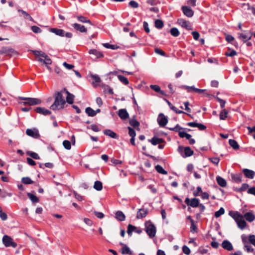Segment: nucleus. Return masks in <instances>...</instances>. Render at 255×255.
Masks as SVG:
<instances>
[{
  "mask_svg": "<svg viewBox=\"0 0 255 255\" xmlns=\"http://www.w3.org/2000/svg\"><path fill=\"white\" fill-rule=\"evenodd\" d=\"M54 102L50 106V109L53 111L60 110L64 108L66 101L61 92H56L54 95Z\"/></svg>",
  "mask_w": 255,
  "mask_h": 255,
  "instance_id": "1",
  "label": "nucleus"
},
{
  "mask_svg": "<svg viewBox=\"0 0 255 255\" xmlns=\"http://www.w3.org/2000/svg\"><path fill=\"white\" fill-rule=\"evenodd\" d=\"M229 215L232 217L237 224L238 227L241 230H243L247 226L246 221L244 220V217L238 211H231Z\"/></svg>",
  "mask_w": 255,
  "mask_h": 255,
  "instance_id": "2",
  "label": "nucleus"
},
{
  "mask_svg": "<svg viewBox=\"0 0 255 255\" xmlns=\"http://www.w3.org/2000/svg\"><path fill=\"white\" fill-rule=\"evenodd\" d=\"M145 232L148 236L152 238L155 237L156 232V229L154 225L150 220L146 221L145 223Z\"/></svg>",
  "mask_w": 255,
  "mask_h": 255,
  "instance_id": "3",
  "label": "nucleus"
},
{
  "mask_svg": "<svg viewBox=\"0 0 255 255\" xmlns=\"http://www.w3.org/2000/svg\"><path fill=\"white\" fill-rule=\"evenodd\" d=\"M18 98L20 100L24 101V102H21L19 103L20 104L23 105L34 106L36 105H39L42 102L41 100L37 98H27L23 97H19Z\"/></svg>",
  "mask_w": 255,
  "mask_h": 255,
  "instance_id": "4",
  "label": "nucleus"
},
{
  "mask_svg": "<svg viewBox=\"0 0 255 255\" xmlns=\"http://www.w3.org/2000/svg\"><path fill=\"white\" fill-rule=\"evenodd\" d=\"M182 89H185L188 92H194L197 93H204L205 96L208 97L210 96V94L205 93L206 91V89H200L195 87L194 86H188L186 85H183L181 86Z\"/></svg>",
  "mask_w": 255,
  "mask_h": 255,
  "instance_id": "5",
  "label": "nucleus"
},
{
  "mask_svg": "<svg viewBox=\"0 0 255 255\" xmlns=\"http://www.w3.org/2000/svg\"><path fill=\"white\" fill-rule=\"evenodd\" d=\"M2 243L6 247H11L15 248L17 247V244L14 242L12 239L7 235L3 236Z\"/></svg>",
  "mask_w": 255,
  "mask_h": 255,
  "instance_id": "6",
  "label": "nucleus"
},
{
  "mask_svg": "<svg viewBox=\"0 0 255 255\" xmlns=\"http://www.w3.org/2000/svg\"><path fill=\"white\" fill-rule=\"evenodd\" d=\"M185 204L188 206L192 208H196L199 206V200L197 198H194L190 199L189 198H186L185 200Z\"/></svg>",
  "mask_w": 255,
  "mask_h": 255,
  "instance_id": "7",
  "label": "nucleus"
},
{
  "mask_svg": "<svg viewBox=\"0 0 255 255\" xmlns=\"http://www.w3.org/2000/svg\"><path fill=\"white\" fill-rule=\"evenodd\" d=\"M134 232L137 234H140L142 233V230L140 228H137L134 226L129 224L128 226L127 233L129 236H131L132 233Z\"/></svg>",
  "mask_w": 255,
  "mask_h": 255,
  "instance_id": "8",
  "label": "nucleus"
},
{
  "mask_svg": "<svg viewBox=\"0 0 255 255\" xmlns=\"http://www.w3.org/2000/svg\"><path fill=\"white\" fill-rule=\"evenodd\" d=\"M157 122L160 127H164L167 124L168 119L166 117H165L163 114L161 113L158 116Z\"/></svg>",
  "mask_w": 255,
  "mask_h": 255,
  "instance_id": "9",
  "label": "nucleus"
},
{
  "mask_svg": "<svg viewBox=\"0 0 255 255\" xmlns=\"http://www.w3.org/2000/svg\"><path fill=\"white\" fill-rule=\"evenodd\" d=\"M177 23L182 27L186 28L187 30L192 29V26L190 23L183 18H179L177 20Z\"/></svg>",
  "mask_w": 255,
  "mask_h": 255,
  "instance_id": "10",
  "label": "nucleus"
},
{
  "mask_svg": "<svg viewBox=\"0 0 255 255\" xmlns=\"http://www.w3.org/2000/svg\"><path fill=\"white\" fill-rule=\"evenodd\" d=\"M253 34L250 32H246L245 34L239 33V38L244 42H246L251 39Z\"/></svg>",
  "mask_w": 255,
  "mask_h": 255,
  "instance_id": "11",
  "label": "nucleus"
},
{
  "mask_svg": "<svg viewBox=\"0 0 255 255\" xmlns=\"http://www.w3.org/2000/svg\"><path fill=\"white\" fill-rule=\"evenodd\" d=\"M15 51L12 48L9 47H2L0 49V54H5L6 55H11L14 54Z\"/></svg>",
  "mask_w": 255,
  "mask_h": 255,
  "instance_id": "12",
  "label": "nucleus"
},
{
  "mask_svg": "<svg viewBox=\"0 0 255 255\" xmlns=\"http://www.w3.org/2000/svg\"><path fill=\"white\" fill-rule=\"evenodd\" d=\"M181 9L184 14L188 17H191L194 14V11L189 6H182L181 7Z\"/></svg>",
  "mask_w": 255,
  "mask_h": 255,
  "instance_id": "13",
  "label": "nucleus"
},
{
  "mask_svg": "<svg viewBox=\"0 0 255 255\" xmlns=\"http://www.w3.org/2000/svg\"><path fill=\"white\" fill-rule=\"evenodd\" d=\"M26 133L27 135L35 138H37L40 136L38 130L36 129H32L28 128L26 130Z\"/></svg>",
  "mask_w": 255,
  "mask_h": 255,
  "instance_id": "14",
  "label": "nucleus"
},
{
  "mask_svg": "<svg viewBox=\"0 0 255 255\" xmlns=\"http://www.w3.org/2000/svg\"><path fill=\"white\" fill-rule=\"evenodd\" d=\"M71 25L76 30L81 33H86L87 32V29L84 25L77 23H73Z\"/></svg>",
  "mask_w": 255,
  "mask_h": 255,
  "instance_id": "15",
  "label": "nucleus"
},
{
  "mask_svg": "<svg viewBox=\"0 0 255 255\" xmlns=\"http://www.w3.org/2000/svg\"><path fill=\"white\" fill-rule=\"evenodd\" d=\"M118 115L123 120H127L129 118V114L125 109H122L119 110Z\"/></svg>",
  "mask_w": 255,
  "mask_h": 255,
  "instance_id": "16",
  "label": "nucleus"
},
{
  "mask_svg": "<svg viewBox=\"0 0 255 255\" xmlns=\"http://www.w3.org/2000/svg\"><path fill=\"white\" fill-rule=\"evenodd\" d=\"M187 125L191 127H197L200 130H204L206 129V127L202 124L196 122H189Z\"/></svg>",
  "mask_w": 255,
  "mask_h": 255,
  "instance_id": "17",
  "label": "nucleus"
},
{
  "mask_svg": "<svg viewBox=\"0 0 255 255\" xmlns=\"http://www.w3.org/2000/svg\"><path fill=\"white\" fill-rule=\"evenodd\" d=\"M147 209H145L144 208L140 209L138 210L137 213L136 218L139 219L145 218L147 216Z\"/></svg>",
  "mask_w": 255,
  "mask_h": 255,
  "instance_id": "18",
  "label": "nucleus"
},
{
  "mask_svg": "<svg viewBox=\"0 0 255 255\" xmlns=\"http://www.w3.org/2000/svg\"><path fill=\"white\" fill-rule=\"evenodd\" d=\"M243 172L246 177L250 179H253L255 176V172L254 171L248 169H244L243 170Z\"/></svg>",
  "mask_w": 255,
  "mask_h": 255,
  "instance_id": "19",
  "label": "nucleus"
},
{
  "mask_svg": "<svg viewBox=\"0 0 255 255\" xmlns=\"http://www.w3.org/2000/svg\"><path fill=\"white\" fill-rule=\"evenodd\" d=\"M35 111L36 113L44 116L51 114V112L44 108L37 107L35 109Z\"/></svg>",
  "mask_w": 255,
  "mask_h": 255,
  "instance_id": "20",
  "label": "nucleus"
},
{
  "mask_svg": "<svg viewBox=\"0 0 255 255\" xmlns=\"http://www.w3.org/2000/svg\"><path fill=\"white\" fill-rule=\"evenodd\" d=\"M222 247L225 250L231 251L233 250L232 244L228 240H224L222 244Z\"/></svg>",
  "mask_w": 255,
  "mask_h": 255,
  "instance_id": "21",
  "label": "nucleus"
},
{
  "mask_svg": "<svg viewBox=\"0 0 255 255\" xmlns=\"http://www.w3.org/2000/svg\"><path fill=\"white\" fill-rule=\"evenodd\" d=\"M63 90L67 95L66 97V101H65L66 102H67L69 104H73L74 102V96L69 92L65 88Z\"/></svg>",
  "mask_w": 255,
  "mask_h": 255,
  "instance_id": "22",
  "label": "nucleus"
},
{
  "mask_svg": "<svg viewBox=\"0 0 255 255\" xmlns=\"http://www.w3.org/2000/svg\"><path fill=\"white\" fill-rule=\"evenodd\" d=\"M50 31L54 33L57 35L63 37L64 36L65 31L62 29H58L56 28H52L50 29Z\"/></svg>",
  "mask_w": 255,
  "mask_h": 255,
  "instance_id": "23",
  "label": "nucleus"
},
{
  "mask_svg": "<svg viewBox=\"0 0 255 255\" xmlns=\"http://www.w3.org/2000/svg\"><path fill=\"white\" fill-rule=\"evenodd\" d=\"M148 141L150 142L153 145H155L157 144H160L164 142V140L162 138H157L155 136L153 137L151 139H149Z\"/></svg>",
  "mask_w": 255,
  "mask_h": 255,
  "instance_id": "24",
  "label": "nucleus"
},
{
  "mask_svg": "<svg viewBox=\"0 0 255 255\" xmlns=\"http://www.w3.org/2000/svg\"><path fill=\"white\" fill-rule=\"evenodd\" d=\"M243 217L250 222H253L255 219L254 214L250 212L245 213Z\"/></svg>",
  "mask_w": 255,
  "mask_h": 255,
  "instance_id": "25",
  "label": "nucleus"
},
{
  "mask_svg": "<svg viewBox=\"0 0 255 255\" xmlns=\"http://www.w3.org/2000/svg\"><path fill=\"white\" fill-rule=\"evenodd\" d=\"M216 181L219 185L222 187H225L227 185L226 181L222 177L218 176L216 177Z\"/></svg>",
  "mask_w": 255,
  "mask_h": 255,
  "instance_id": "26",
  "label": "nucleus"
},
{
  "mask_svg": "<svg viewBox=\"0 0 255 255\" xmlns=\"http://www.w3.org/2000/svg\"><path fill=\"white\" fill-rule=\"evenodd\" d=\"M168 129L172 131H174L175 132H178V134L179 135L180 132H183V131H181L182 129H185V128H183L181 127L178 124L176 125V126L174 128H169ZM188 131H191V130L190 129H186Z\"/></svg>",
  "mask_w": 255,
  "mask_h": 255,
  "instance_id": "27",
  "label": "nucleus"
},
{
  "mask_svg": "<svg viewBox=\"0 0 255 255\" xmlns=\"http://www.w3.org/2000/svg\"><path fill=\"white\" fill-rule=\"evenodd\" d=\"M184 155H182L183 157H189L192 156L194 151L191 149L190 147H185L184 148Z\"/></svg>",
  "mask_w": 255,
  "mask_h": 255,
  "instance_id": "28",
  "label": "nucleus"
},
{
  "mask_svg": "<svg viewBox=\"0 0 255 255\" xmlns=\"http://www.w3.org/2000/svg\"><path fill=\"white\" fill-rule=\"evenodd\" d=\"M89 54L94 55L96 58H99L104 56L103 53L96 49H91L89 51Z\"/></svg>",
  "mask_w": 255,
  "mask_h": 255,
  "instance_id": "29",
  "label": "nucleus"
},
{
  "mask_svg": "<svg viewBox=\"0 0 255 255\" xmlns=\"http://www.w3.org/2000/svg\"><path fill=\"white\" fill-rule=\"evenodd\" d=\"M116 218L120 221H124L125 220L126 217L123 212L118 211L116 213Z\"/></svg>",
  "mask_w": 255,
  "mask_h": 255,
  "instance_id": "30",
  "label": "nucleus"
},
{
  "mask_svg": "<svg viewBox=\"0 0 255 255\" xmlns=\"http://www.w3.org/2000/svg\"><path fill=\"white\" fill-rule=\"evenodd\" d=\"M231 177L232 179L237 183L242 181V175L241 174H232Z\"/></svg>",
  "mask_w": 255,
  "mask_h": 255,
  "instance_id": "31",
  "label": "nucleus"
},
{
  "mask_svg": "<svg viewBox=\"0 0 255 255\" xmlns=\"http://www.w3.org/2000/svg\"><path fill=\"white\" fill-rule=\"evenodd\" d=\"M104 133L106 135H108L112 138H117V134L113 131L112 130H111V129H106L104 131Z\"/></svg>",
  "mask_w": 255,
  "mask_h": 255,
  "instance_id": "32",
  "label": "nucleus"
},
{
  "mask_svg": "<svg viewBox=\"0 0 255 255\" xmlns=\"http://www.w3.org/2000/svg\"><path fill=\"white\" fill-rule=\"evenodd\" d=\"M150 88L156 92L159 93L162 95H164L165 93L163 91L161 90L160 87L157 85H151Z\"/></svg>",
  "mask_w": 255,
  "mask_h": 255,
  "instance_id": "33",
  "label": "nucleus"
},
{
  "mask_svg": "<svg viewBox=\"0 0 255 255\" xmlns=\"http://www.w3.org/2000/svg\"><path fill=\"white\" fill-rule=\"evenodd\" d=\"M77 18L79 21L81 22L89 23L91 25L92 24L91 21L89 19L83 15L77 16Z\"/></svg>",
  "mask_w": 255,
  "mask_h": 255,
  "instance_id": "34",
  "label": "nucleus"
},
{
  "mask_svg": "<svg viewBox=\"0 0 255 255\" xmlns=\"http://www.w3.org/2000/svg\"><path fill=\"white\" fill-rule=\"evenodd\" d=\"M229 143L230 146L234 149H238L240 147L237 141L234 139H229Z\"/></svg>",
  "mask_w": 255,
  "mask_h": 255,
  "instance_id": "35",
  "label": "nucleus"
},
{
  "mask_svg": "<svg viewBox=\"0 0 255 255\" xmlns=\"http://www.w3.org/2000/svg\"><path fill=\"white\" fill-rule=\"evenodd\" d=\"M85 112L88 116L90 117H94L97 114V112H95V111L90 107H87L85 110Z\"/></svg>",
  "mask_w": 255,
  "mask_h": 255,
  "instance_id": "36",
  "label": "nucleus"
},
{
  "mask_svg": "<svg viewBox=\"0 0 255 255\" xmlns=\"http://www.w3.org/2000/svg\"><path fill=\"white\" fill-rule=\"evenodd\" d=\"M27 196L33 203H38L39 201V199L34 194L31 193H27Z\"/></svg>",
  "mask_w": 255,
  "mask_h": 255,
  "instance_id": "37",
  "label": "nucleus"
},
{
  "mask_svg": "<svg viewBox=\"0 0 255 255\" xmlns=\"http://www.w3.org/2000/svg\"><path fill=\"white\" fill-rule=\"evenodd\" d=\"M91 77L94 80V82L93 83V87H97L98 85L95 84V83H99L101 81L100 78L97 75H91Z\"/></svg>",
  "mask_w": 255,
  "mask_h": 255,
  "instance_id": "38",
  "label": "nucleus"
},
{
  "mask_svg": "<svg viewBox=\"0 0 255 255\" xmlns=\"http://www.w3.org/2000/svg\"><path fill=\"white\" fill-rule=\"evenodd\" d=\"M122 254L123 255H131L132 252L127 245H125L124 246L122 249Z\"/></svg>",
  "mask_w": 255,
  "mask_h": 255,
  "instance_id": "39",
  "label": "nucleus"
},
{
  "mask_svg": "<svg viewBox=\"0 0 255 255\" xmlns=\"http://www.w3.org/2000/svg\"><path fill=\"white\" fill-rule=\"evenodd\" d=\"M41 57L45 58L44 64H45L46 65H49L52 63L51 60L45 53H42Z\"/></svg>",
  "mask_w": 255,
  "mask_h": 255,
  "instance_id": "40",
  "label": "nucleus"
},
{
  "mask_svg": "<svg viewBox=\"0 0 255 255\" xmlns=\"http://www.w3.org/2000/svg\"><path fill=\"white\" fill-rule=\"evenodd\" d=\"M228 112L226 109H223L220 113V119L225 120L227 118Z\"/></svg>",
  "mask_w": 255,
  "mask_h": 255,
  "instance_id": "41",
  "label": "nucleus"
},
{
  "mask_svg": "<svg viewBox=\"0 0 255 255\" xmlns=\"http://www.w3.org/2000/svg\"><path fill=\"white\" fill-rule=\"evenodd\" d=\"M94 188L97 191H101L103 188L102 183L100 181H95Z\"/></svg>",
  "mask_w": 255,
  "mask_h": 255,
  "instance_id": "42",
  "label": "nucleus"
},
{
  "mask_svg": "<svg viewBox=\"0 0 255 255\" xmlns=\"http://www.w3.org/2000/svg\"><path fill=\"white\" fill-rule=\"evenodd\" d=\"M155 169L159 173L166 175L167 174V172L165 171L161 166L159 165H157L155 166Z\"/></svg>",
  "mask_w": 255,
  "mask_h": 255,
  "instance_id": "43",
  "label": "nucleus"
},
{
  "mask_svg": "<svg viewBox=\"0 0 255 255\" xmlns=\"http://www.w3.org/2000/svg\"><path fill=\"white\" fill-rule=\"evenodd\" d=\"M118 78L120 82L126 85H128L129 83L128 79L124 76L119 75L118 76Z\"/></svg>",
  "mask_w": 255,
  "mask_h": 255,
  "instance_id": "44",
  "label": "nucleus"
},
{
  "mask_svg": "<svg viewBox=\"0 0 255 255\" xmlns=\"http://www.w3.org/2000/svg\"><path fill=\"white\" fill-rule=\"evenodd\" d=\"M103 45L105 47L107 48L111 49L113 50L117 49L119 48V46L117 45L110 44L108 43H104Z\"/></svg>",
  "mask_w": 255,
  "mask_h": 255,
  "instance_id": "45",
  "label": "nucleus"
},
{
  "mask_svg": "<svg viewBox=\"0 0 255 255\" xmlns=\"http://www.w3.org/2000/svg\"><path fill=\"white\" fill-rule=\"evenodd\" d=\"M170 32L171 34L174 37H177L180 34V32H179L178 29L175 27L172 28L170 29Z\"/></svg>",
  "mask_w": 255,
  "mask_h": 255,
  "instance_id": "46",
  "label": "nucleus"
},
{
  "mask_svg": "<svg viewBox=\"0 0 255 255\" xmlns=\"http://www.w3.org/2000/svg\"><path fill=\"white\" fill-rule=\"evenodd\" d=\"M26 154L34 159H39L40 157L37 153L32 151H27Z\"/></svg>",
  "mask_w": 255,
  "mask_h": 255,
  "instance_id": "47",
  "label": "nucleus"
},
{
  "mask_svg": "<svg viewBox=\"0 0 255 255\" xmlns=\"http://www.w3.org/2000/svg\"><path fill=\"white\" fill-rule=\"evenodd\" d=\"M21 182L24 184H31L33 183V181L28 177H23Z\"/></svg>",
  "mask_w": 255,
  "mask_h": 255,
  "instance_id": "48",
  "label": "nucleus"
},
{
  "mask_svg": "<svg viewBox=\"0 0 255 255\" xmlns=\"http://www.w3.org/2000/svg\"><path fill=\"white\" fill-rule=\"evenodd\" d=\"M18 11L22 13V14L24 15L25 18L29 19L30 21L33 20V18H32V17L27 12L22 9H19Z\"/></svg>",
  "mask_w": 255,
  "mask_h": 255,
  "instance_id": "49",
  "label": "nucleus"
},
{
  "mask_svg": "<svg viewBox=\"0 0 255 255\" xmlns=\"http://www.w3.org/2000/svg\"><path fill=\"white\" fill-rule=\"evenodd\" d=\"M155 26L158 29H160L163 26V22L160 19H157L155 21Z\"/></svg>",
  "mask_w": 255,
  "mask_h": 255,
  "instance_id": "50",
  "label": "nucleus"
},
{
  "mask_svg": "<svg viewBox=\"0 0 255 255\" xmlns=\"http://www.w3.org/2000/svg\"><path fill=\"white\" fill-rule=\"evenodd\" d=\"M225 213V210L223 207L220 208V209L215 213V217L216 218H219L221 215H223Z\"/></svg>",
  "mask_w": 255,
  "mask_h": 255,
  "instance_id": "51",
  "label": "nucleus"
},
{
  "mask_svg": "<svg viewBox=\"0 0 255 255\" xmlns=\"http://www.w3.org/2000/svg\"><path fill=\"white\" fill-rule=\"evenodd\" d=\"M179 136L181 138L185 137L187 139L189 140L191 137V135L184 131L179 132Z\"/></svg>",
  "mask_w": 255,
  "mask_h": 255,
  "instance_id": "52",
  "label": "nucleus"
},
{
  "mask_svg": "<svg viewBox=\"0 0 255 255\" xmlns=\"http://www.w3.org/2000/svg\"><path fill=\"white\" fill-rule=\"evenodd\" d=\"M129 124L133 127L136 128L139 126V123L135 119H131L129 121Z\"/></svg>",
  "mask_w": 255,
  "mask_h": 255,
  "instance_id": "53",
  "label": "nucleus"
},
{
  "mask_svg": "<svg viewBox=\"0 0 255 255\" xmlns=\"http://www.w3.org/2000/svg\"><path fill=\"white\" fill-rule=\"evenodd\" d=\"M63 145L66 149L69 150L71 148V142L69 140H64L63 142Z\"/></svg>",
  "mask_w": 255,
  "mask_h": 255,
  "instance_id": "54",
  "label": "nucleus"
},
{
  "mask_svg": "<svg viewBox=\"0 0 255 255\" xmlns=\"http://www.w3.org/2000/svg\"><path fill=\"white\" fill-rule=\"evenodd\" d=\"M31 29L35 33H40L42 31V30L37 26H32Z\"/></svg>",
  "mask_w": 255,
  "mask_h": 255,
  "instance_id": "55",
  "label": "nucleus"
},
{
  "mask_svg": "<svg viewBox=\"0 0 255 255\" xmlns=\"http://www.w3.org/2000/svg\"><path fill=\"white\" fill-rule=\"evenodd\" d=\"M245 250L248 253L252 252L254 250L252 246L249 244L248 243L245 244L244 246Z\"/></svg>",
  "mask_w": 255,
  "mask_h": 255,
  "instance_id": "56",
  "label": "nucleus"
},
{
  "mask_svg": "<svg viewBox=\"0 0 255 255\" xmlns=\"http://www.w3.org/2000/svg\"><path fill=\"white\" fill-rule=\"evenodd\" d=\"M225 54L227 56L233 57L237 55V52L235 50L230 49L229 51L227 52Z\"/></svg>",
  "mask_w": 255,
  "mask_h": 255,
  "instance_id": "57",
  "label": "nucleus"
},
{
  "mask_svg": "<svg viewBox=\"0 0 255 255\" xmlns=\"http://www.w3.org/2000/svg\"><path fill=\"white\" fill-rule=\"evenodd\" d=\"M128 134L131 137H135L136 133L135 130L131 128L128 127Z\"/></svg>",
  "mask_w": 255,
  "mask_h": 255,
  "instance_id": "58",
  "label": "nucleus"
},
{
  "mask_svg": "<svg viewBox=\"0 0 255 255\" xmlns=\"http://www.w3.org/2000/svg\"><path fill=\"white\" fill-rule=\"evenodd\" d=\"M183 252L186 255H189L190 254V249L186 246L184 245L182 247Z\"/></svg>",
  "mask_w": 255,
  "mask_h": 255,
  "instance_id": "59",
  "label": "nucleus"
},
{
  "mask_svg": "<svg viewBox=\"0 0 255 255\" xmlns=\"http://www.w3.org/2000/svg\"><path fill=\"white\" fill-rule=\"evenodd\" d=\"M128 5L129 6L132 7V8H137L138 7V4L137 2L134 0H131L129 3Z\"/></svg>",
  "mask_w": 255,
  "mask_h": 255,
  "instance_id": "60",
  "label": "nucleus"
},
{
  "mask_svg": "<svg viewBox=\"0 0 255 255\" xmlns=\"http://www.w3.org/2000/svg\"><path fill=\"white\" fill-rule=\"evenodd\" d=\"M209 160L211 162L215 165H218L220 161V159L218 157H212L210 158Z\"/></svg>",
  "mask_w": 255,
  "mask_h": 255,
  "instance_id": "61",
  "label": "nucleus"
},
{
  "mask_svg": "<svg viewBox=\"0 0 255 255\" xmlns=\"http://www.w3.org/2000/svg\"><path fill=\"white\" fill-rule=\"evenodd\" d=\"M217 100L220 103L221 108L222 109L224 108L225 106L226 101L223 99H220L219 97H217Z\"/></svg>",
  "mask_w": 255,
  "mask_h": 255,
  "instance_id": "62",
  "label": "nucleus"
},
{
  "mask_svg": "<svg viewBox=\"0 0 255 255\" xmlns=\"http://www.w3.org/2000/svg\"><path fill=\"white\" fill-rule=\"evenodd\" d=\"M200 193H202V188H201V187H200V186H198V187H197V190H196V191H195L193 192V195H194V196H199V194H200Z\"/></svg>",
  "mask_w": 255,
  "mask_h": 255,
  "instance_id": "63",
  "label": "nucleus"
},
{
  "mask_svg": "<svg viewBox=\"0 0 255 255\" xmlns=\"http://www.w3.org/2000/svg\"><path fill=\"white\" fill-rule=\"evenodd\" d=\"M249 240L250 242L255 246V236L254 235H250Z\"/></svg>",
  "mask_w": 255,
  "mask_h": 255,
  "instance_id": "64",
  "label": "nucleus"
}]
</instances>
